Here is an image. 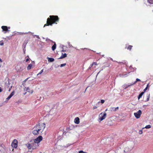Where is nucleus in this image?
I'll use <instances>...</instances> for the list:
<instances>
[{"label":"nucleus","instance_id":"obj_4","mask_svg":"<svg viewBox=\"0 0 153 153\" xmlns=\"http://www.w3.org/2000/svg\"><path fill=\"white\" fill-rule=\"evenodd\" d=\"M142 114V111L140 110H139L137 112L134 113V115L136 118L138 119L140 117Z\"/></svg>","mask_w":153,"mask_h":153},{"label":"nucleus","instance_id":"obj_27","mask_svg":"<svg viewBox=\"0 0 153 153\" xmlns=\"http://www.w3.org/2000/svg\"><path fill=\"white\" fill-rule=\"evenodd\" d=\"M139 133L140 134H141L143 133V131L142 130H139Z\"/></svg>","mask_w":153,"mask_h":153},{"label":"nucleus","instance_id":"obj_13","mask_svg":"<svg viewBox=\"0 0 153 153\" xmlns=\"http://www.w3.org/2000/svg\"><path fill=\"white\" fill-rule=\"evenodd\" d=\"M67 56V54L66 53L63 54L62 53V54L61 57L59 58V59H62L65 57H66Z\"/></svg>","mask_w":153,"mask_h":153},{"label":"nucleus","instance_id":"obj_40","mask_svg":"<svg viewBox=\"0 0 153 153\" xmlns=\"http://www.w3.org/2000/svg\"><path fill=\"white\" fill-rule=\"evenodd\" d=\"M0 61L1 62H2V60L0 58Z\"/></svg>","mask_w":153,"mask_h":153},{"label":"nucleus","instance_id":"obj_6","mask_svg":"<svg viewBox=\"0 0 153 153\" xmlns=\"http://www.w3.org/2000/svg\"><path fill=\"white\" fill-rule=\"evenodd\" d=\"M18 141L16 139H14L12 142L11 144V146L13 148H16L17 147Z\"/></svg>","mask_w":153,"mask_h":153},{"label":"nucleus","instance_id":"obj_23","mask_svg":"<svg viewBox=\"0 0 153 153\" xmlns=\"http://www.w3.org/2000/svg\"><path fill=\"white\" fill-rule=\"evenodd\" d=\"M140 81V79L137 78L136 79V81L134 82V83L132 84L131 85H132L136 83L138 81Z\"/></svg>","mask_w":153,"mask_h":153},{"label":"nucleus","instance_id":"obj_30","mask_svg":"<svg viewBox=\"0 0 153 153\" xmlns=\"http://www.w3.org/2000/svg\"><path fill=\"white\" fill-rule=\"evenodd\" d=\"M4 44V43L3 42H1V41L0 42V45H3Z\"/></svg>","mask_w":153,"mask_h":153},{"label":"nucleus","instance_id":"obj_26","mask_svg":"<svg viewBox=\"0 0 153 153\" xmlns=\"http://www.w3.org/2000/svg\"><path fill=\"white\" fill-rule=\"evenodd\" d=\"M43 69L41 70V71L37 74V75L41 74L43 72Z\"/></svg>","mask_w":153,"mask_h":153},{"label":"nucleus","instance_id":"obj_3","mask_svg":"<svg viewBox=\"0 0 153 153\" xmlns=\"http://www.w3.org/2000/svg\"><path fill=\"white\" fill-rule=\"evenodd\" d=\"M39 145L35 142L32 143L28 144L27 148L29 149H35Z\"/></svg>","mask_w":153,"mask_h":153},{"label":"nucleus","instance_id":"obj_29","mask_svg":"<svg viewBox=\"0 0 153 153\" xmlns=\"http://www.w3.org/2000/svg\"><path fill=\"white\" fill-rule=\"evenodd\" d=\"M105 102V100H102L101 101V103L102 104L103 103Z\"/></svg>","mask_w":153,"mask_h":153},{"label":"nucleus","instance_id":"obj_20","mask_svg":"<svg viewBox=\"0 0 153 153\" xmlns=\"http://www.w3.org/2000/svg\"><path fill=\"white\" fill-rule=\"evenodd\" d=\"M147 1L150 4H153V0H147Z\"/></svg>","mask_w":153,"mask_h":153},{"label":"nucleus","instance_id":"obj_32","mask_svg":"<svg viewBox=\"0 0 153 153\" xmlns=\"http://www.w3.org/2000/svg\"><path fill=\"white\" fill-rule=\"evenodd\" d=\"M119 108L118 107H117L116 108H115V109L114 110V111H116L117 109H118Z\"/></svg>","mask_w":153,"mask_h":153},{"label":"nucleus","instance_id":"obj_19","mask_svg":"<svg viewBox=\"0 0 153 153\" xmlns=\"http://www.w3.org/2000/svg\"><path fill=\"white\" fill-rule=\"evenodd\" d=\"M111 61H108V64H106V67H109L110 66V65L111 63Z\"/></svg>","mask_w":153,"mask_h":153},{"label":"nucleus","instance_id":"obj_34","mask_svg":"<svg viewBox=\"0 0 153 153\" xmlns=\"http://www.w3.org/2000/svg\"><path fill=\"white\" fill-rule=\"evenodd\" d=\"M83 151H80L79 152V153H83Z\"/></svg>","mask_w":153,"mask_h":153},{"label":"nucleus","instance_id":"obj_28","mask_svg":"<svg viewBox=\"0 0 153 153\" xmlns=\"http://www.w3.org/2000/svg\"><path fill=\"white\" fill-rule=\"evenodd\" d=\"M66 65V63L61 64L60 65V67H63Z\"/></svg>","mask_w":153,"mask_h":153},{"label":"nucleus","instance_id":"obj_35","mask_svg":"<svg viewBox=\"0 0 153 153\" xmlns=\"http://www.w3.org/2000/svg\"><path fill=\"white\" fill-rule=\"evenodd\" d=\"M12 86H10V88H9V90H8V91H10V90H11V88H12Z\"/></svg>","mask_w":153,"mask_h":153},{"label":"nucleus","instance_id":"obj_42","mask_svg":"<svg viewBox=\"0 0 153 153\" xmlns=\"http://www.w3.org/2000/svg\"><path fill=\"white\" fill-rule=\"evenodd\" d=\"M98 103H100V101H99V102H98Z\"/></svg>","mask_w":153,"mask_h":153},{"label":"nucleus","instance_id":"obj_37","mask_svg":"<svg viewBox=\"0 0 153 153\" xmlns=\"http://www.w3.org/2000/svg\"><path fill=\"white\" fill-rule=\"evenodd\" d=\"M2 91V88L1 87H0V92H1Z\"/></svg>","mask_w":153,"mask_h":153},{"label":"nucleus","instance_id":"obj_1","mask_svg":"<svg viewBox=\"0 0 153 153\" xmlns=\"http://www.w3.org/2000/svg\"><path fill=\"white\" fill-rule=\"evenodd\" d=\"M47 19V23L44 25V27L49 25L52 26L53 24H56L59 21V18L57 16H50Z\"/></svg>","mask_w":153,"mask_h":153},{"label":"nucleus","instance_id":"obj_21","mask_svg":"<svg viewBox=\"0 0 153 153\" xmlns=\"http://www.w3.org/2000/svg\"><path fill=\"white\" fill-rule=\"evenodd\" d=\"M29 88L28 87L27 88L26 87H25L24 88V90H26V91H27V92H30V91H29Z\"/></svg>","mask_w":153,"mask_h":153},{"label":"nucleus","instance_id":"obj_31","mask_svg":"<svg viewBox=\"0 0 153 153\" xmlns=\"http://www.w3.org/2000/svg\"><path fill=\"white\" fill-rule=\"evenodd\" d=\"M33 90H31L30 91V92H29L30 93L32 94L33 93Z\"/></svg>","mask_w":153,"mask_h":153},{"label":"nucleus","instance_id":"obj_33","mask_svg":"<svg viewBox=\"0 0 153 153\" xmlns=\"http://www.w3.org/2000/svg\"><path fill=\"white\" fill-rule=\"evenodd\" d=\"M29 60V59L28 58H27L26 60V62H27Z\"/></svg>","mask_w":153,"mask_h":153},{"label":"nucleus","instance_id":"obj_15","mask_svg":"<svg viewBox=\"0 0 153 153\" xmlns=\"http://www.w3.org/2000/svg\"><path fill=\"white\" fill-rule=\"evenodd\" d=\"M56 44L55 43L54 44L52 47V49L53 51H54L56 49Z\"/></svg>","mask_w":153,"mask_h":153},{"label":"nucleus","instance_id":"obj_39","mask_svg":"<svg viewBox=\"0 0 153 153\" xmlns=\"http://www.w3.org/2000/svg\"><path fill=\"white\" fill-rule=\"evenodd\" d=\"M29 78H27L26 79H25V82H26V81H27L28 79Z\"/></svg>","mask_w":153,"mask_h":153},{"label":"nucleus","instance_id":"obj_5","mask_svg":"<svg viewBox=\"0 0 153 153\" xmlns=\"http://www.w3.org/2000/svg\"><path fill=\"white\" fill-rule=\"evenodd\" d=\"M42 136H39L37 138L35 139L34 140V142L38 144L40 143L42 140Z\"/></svg>","mask_w":153,"mask_h":153},{"label":"nucleus","instance_id":"obj_12","mask_svg":"<svg viewBox=\"0 0 153 153\" xmlns=\"http://www.w3.org/2000/svg\"><path fill=\"white\" fill-rule=\"evenodd\" d=\"M1 28L3 31H7L8 30L7 27L5 26H2L1 27Z\"/></svg>","mask_w":153,"mask_h":153},{"label":"nucleus","instance_id":"obj_9","mask_svg":"<svg viewBox=\"0 0 153 153\" xmlns=\"http://www.w3.org/2000/svg\"><path fill=\"white\" fill-rule=\"evenodd\" d=\"M15 92L14 91H13L9 96L7 98H6V100H9L14 94Z\"/></svg>","mask_w":153,"mask_h":153},{"label":"nucleus","instance_id":"obj_43","mask_svg":"<svg viewBox=\"0 0 153 153\" xmlns=\"http://www.w3.org/2000/svg\"><path fill=\"white\" fill-rule=\"evenodd\" d=\"M62 51H64L63 50H62Z\"/></svg>","mask_w":153,"mask_h":153},{"label":"nucleus","instance_id":"obj_38","mask_svg":"<svg viewBox=\"0 0 153 153\" xmlns=\"http://www.w3.org/2000/svg\"><path fill=\"white\" fill-rule=\"evenodd\" d=\"M36 38L38 39H39V37L38 36H36Z\"/></svg>","mask_w":153,"mask_h":153},{"label":"nucleus","instance_id":"obj_36","mask_svg":"<svg viewBox=\"0 0 153 153\" xmlns=\"http://www.w3.org/2000/svg\"><path fill=\"white\" fill-rule=\"evenodd\" d=\"M97 108V107H96V106H94V107H93V109H96V108Z\"/></svg>","mask_w":153,"mask_h":153},{"label":"nucleus","instance_id":"obj_7","mask_svg":"<svg viewBox=\"0 0 153 153\" xmlns=\"http://www.w3.org/2000/svg\"><path fill=\"white\" fill-rule=\"evenodd\" d=\"M99 117V119L101 121L105 118V113H101L100 114Z\"/></svg>","mask_w":153,"mask_h":153},{"label":"nucleus","instance_id":"obj_10","mask_svg":"<svg viewBox=\"0 0 153 153\" xmlns=\"http://www.w3.org/2000/svg\"><path fill=\"white\" fill-rule=\"evenodd\" d=\"M75 123L76 124H79V117H77L75 118L74 120Z\"/></svg>","mask_w":153,"mask_h":153},{"label":"nucleus","instance_id":"obj_11","mask_svg":"<svg viewBox=\"0 0 153 153\" xmlns=\"http://www.w3.org/2000/svg\"><path fill=\"white\" fill-rule=\"evenodd\" d=\"M97 65V62H93L92 64H91L89 67V69H90L91 68H92L93 66L94 68L96 67V66Z\"/></svg>","mask_w":153,"mask_h":153},{"label":"nucleus","instance_id":"obj_41","mask_svg":"<svg viewBox=\"0 0 153 153\" xmlns=\"http://www.w3.org/2000/svg\"><path fill=\"white\" fill-rule=\"evenodd\" d=\"M83 153H87V152H83Z\"/></svg>","mask_w":153,"mask_h":153},{"label":"nucleus","instance_id":"obj_24","mask_svg":"<svg viewBox=\"0 0 153 153\" xmlns=\"http://www.w3.org/2000/svg\"><path fill=\"white\" fill-rule=\"evenodd\" d=\"M150 98V94H149L148 95H147V98L146 100V101H148L149 100Z\"/></svg>","mask_w":153,"mask_h":153},{"label":"nucleus","instance_id":"obj_2","mask_svg":"<svg viewBox=\"0 0 153 153\" xmlns=\"http://www.w3.org/2000/svg\"><path fill=\"white\" fill-rule=\"evenodd\" d=\"M35 127L38 131L42 133L45 127V124L43 123H40L36 125Z\"/></svg>","mask_w":153,"mask_h":153},{"label":"nucleus","instance_id":"obj_44","mask_svg":"<svg viewBox=\"0 0 153 153\" xmlns=\"http://www.w3.org/2000/svg\"><path fill=\"white\" fill-rule=\"evenodd\" d=\"M26 93V92L25 94H25Z\"/></svg>","mask_w":153,"mask_h":153},{"label":"nucleus","instance_id":"obj_45","mask_svg":"<svg viewBox=\"0 0 153 153\" xmlns=\"http://www.w3.org/2000/svg\"><path fill=\"white\" fill-rule=\"evenodd\" d=\"M107 110V109H106L105 111H106Z\"/></svg>","mask_w":153,"mask_h":153},{"label":"nucleus","instance_id":"obj_16","mask_svg":"<svg viewBox=\"0 0 153 153\" xmlns=\"http://www.w3.org/2000/svg\"><path fill=\"white\" fill-rule=\"evenodd\" d=\"M132 47L133 46L132 45H129L127 47H126L125 48H127L128 50L131 51Z\"/></svg>","mask_w":153,"mask_h":153},{"label":"nucleus","instance_id":"obj_17","mask_svg":"<svg viewBox=\"0 0 153 153\" xmlns=\"http://www.w3.org/2000/svg\"><path fill=\"white\" fill-rule=\"evenodd\" d=\"M144 94V92H142L138 96V100H139L141 98L143 94Z\"/></svg>","mask_w":153,"mask_h":153},{"label":"nucleus","instance_id":"obj_22","mask_svg":"<svg viewBox=\"0 0 153 153\" xmlns=\"http://www.w3.org/2000/svg\"><path fill=\"white\" fill-rule=\"evenodd\" d=\"M151 126L150 125H148L146 126L145 127V128H147V129H148V128H151Z\"/></svg>","mask_w":153,"mask_h":153},{"label":"nucleus","instance_id":"obj_8","mask_svg":"<svg viewBox=\"0 0 153 153\" xmlns=\"http://www.w3.org/2000/svg\"><path fill=\"white\" fill-rule=\"evenodd\" d=\"M34 128V129L32 131V133L35 135L38 134L40 132L39 131H38L37 129H36L35 127Z\"/></svg>","mask_w":153,"mask_h":153},{"label":"nucleus","instance_id":"obj_14","mask_svg":"<svg viewBox=\"0 0 153 153\" xmlns=\"http://www.w3.org/2000/svg\"><path fill=\"white\" fill-rule=\"evenodd\" d=\"M32 66H33V65L32 64H29L27 66V70H30Z\"/></svg>","mask_w":153,"mask_h":153},{"label":"nucleus","instance_id":"obj_25","mask_svg":"<svg viewBox=\"0 0 153 153\" xmlns=\"http://www.w3.org/2000/svg\"><path fill=\"white\" fill-rule=\"evenodd\" d=\"M148 86H149V84H147V85L146 87L144 89V90H143V92H144V93L147 90Z\"/></svg>","mask_w":153,"mask_h":153},{"label":"nucleus","instance_id":"obj_18","mask_svg":"<svg viewBox=\"0 0 153 153\" xmlns=\"http://www.w3.org/2000/svg\"><path fill=\"white\" fill-rule=\"evenodd\" d=\"M48 61L50 62H52L54 61V59L51 58H48Z\"/></svg>","mask_w":153,"mask_h":153}]
</instances>
